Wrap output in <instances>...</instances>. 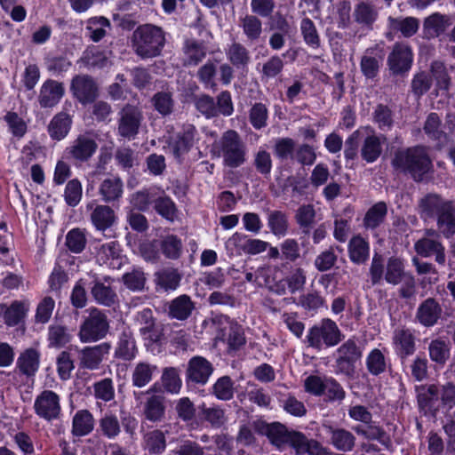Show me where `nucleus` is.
Instances as JSON below:
<instances>
[{
  "label": "nucleus",
  "mask_w": 455,
  "mask_h": 455,
  "mask_svg": "<svg viewBox=\"0 0 455 455\" xmlns=\"http://www.w3.org/2000/svg\"><path fill=\"white\" fill-rule=\"evenodd\" d=\"M80 61L87 68H102L108 63V56L98 47L88 48Z\"/></svg>",
  "instance_id": "48"
},
{
  "label": "nucleus",
  "mask_w": 455,
  "mask_h": 455,
  "mask_svg": "<svg viewBox=\"0 0 455 455\" xmlns=\"http://www.w3.org/2000/svg\"><path fill=\"white\" fill-rule=\"evenodd\" d=\"M124 184L122 180L114 175L106 177L100 183L99 194L102 200L110 203L118 200L123 196Z\"/></svg>",
  "instance_id": "24"
},
{
  "label": "nucleus",
  "mask_w": 455,
  "mask_h": 455,
  "mask_svg": "<svg viewBox=\"0 0 455 455\" xmlns=\"http://www.w3.org/2000/svg\"><path fill=\"white\" fill-rule=\"evenodd\" d=\"M142 114L138 108L126 105L119 112L118 133L124 138H133L139 132Z\"/></svg>",
  "instance_id": "12"
},
{
  "label": "nucleus",
  "mask_w": 455,
  "mask_h": 455,
  "mask_svg": "<svg viewBox=\"0 0 455 455\" xmlns=\"http://www.w3.org/2000/svg\"><path fill=\"white\" fill-rule=\"evenodd\" d=\"M193 308L191 299L188 295H180L170 303L169 315L172 318L184 320L190 315Z\"/></svg>",
  "instance_id": "38"
},
{
  "label": "nucleus",
  "mask_w": 455,
  "mask_h": 455,
  "mask_svg": "<svg viewBox=\"0 0 455 455\" xmlns=\"http://www.w3.org/2000/svg\"><path fill=\"white\" fill-rule=\"evenodd\" d=\"M389 28L395 32H400L404 37H411L417 33L419 20L414 17L388 18Z\"/></svg>",
  "instance_id": "34"
},
{
  "label": "nucleus",
  "mask_w": 455,
  "mask_h": 455,
  "mask_svg": "<svg viewBox=\"0 0 455 455\" xmlns=\"http://www.w3.org/2000/svg\"><path fill=\"white\" fill-rule=\"evenodd\" d=\"M227 247L235 248L238 253L255 255L265 251L268 243L259 239H250L236 232L227 242Z\"/></svg>",
  "instance_id": "14"
},
{
  "label": "nucleus",
  "mask_w": 455,
  "mask_h": 455,
  "mask_svg": "<svg viewBox=\"0 0 455 455\" xmlns=\"http://www.w3.org/2000/svg\"><path fill=\"white\" fill-rule=\"evenodd\" d=\"M71 335L68 330L61 325H51L48 330V341L51 347H60L68 344Z\"/></svg>",
  "instance_id": "52"
},
{
  "label": "nucleus",
  "mask_w": 455,
  "mask_h": 455,
  "mask_svg": "<svg viewBox=\"0 0 455 455\" xmlns=\"http://www.w3.org/2000/svg\"><path fill=\"white\" fill-rule=\"evenodd\" d=\"M451 25L449 15L435 12L424 20L423 30L428 37H436L444 33Z\"/></svg>",
  "instance_id": "23"
},
{
  "label": "nucleus",
  "mask_w": 455,
  "mask_h": 455,
  "mask_svg": "<svg viewBox=\"0 0 455 455\" xmlns=\"http://www.w3.org/2000/svg\"><path fill=\"white\" fill-rule=\"evenodd\" d=\"M418 254L423 257H429L435 254V260L443 265L445 262V254L443 245L436 240L424 237L419 240L414 245Z\"/></svg>",
  "instance_id": "26"
},
{
  "label": "nucleus",
  "mask_w": 455,
  "mask_h": 455,
  "mask_svg": "<svg viewBox=\"0 0 455 455\" xmlns=\"http://www.w3.org/2000/svg\"><path fill=\"white\" fill-rule=\"evenodd\" d=\"M392 164L395 168L411 173L416 180H421L432 167L429 156L421 147L396 152Z\"/></svg>",
  "instance_id": "5"
},
{
  "label": "nucleus",
  "mask_w": 455,
  "mask_h": 455,
  "mask_svg": "<svg viewBox=\"0 0 455 455\" xmlns=\"http://www.w3.org/2000/svg\"><path fill=\"white\" fill-rule=\"evenodd\" d=\"M109 330L107 315L96 307L88 310L79 330V339L82 342H95L106 337Z\"/></svg>",
  "instance_id": "7"
},
{
  "label": "nucleus",
  "mask_w": 455,
  "mask_h": 455,
  "mask_svg": "<svg viewBox=\"0 0 455 455\" xmlns=\"http://www.w3.org/2000/svg\"><path fill=\"white\" fill-rule=\"evenodd\" d=\"M228 60L236 67L244 66L249 61L247 50L240 44H233L227 52Z\"/></svg>",
  "instance_id": "63"
},
{
  "label": "nucleus",
  "mask_w": 455,
  "mask_h": 455,
  "mask_svg": "<svg viewBox=\"0 0 455 455\" xmlns=\"http://www.w3.org/2000/svg\"><path fill=\"white\" fill-rule=\"evenodd\" d=\"M184 64L196 66L206 56L205 47L195 40H187L183 46Z\"/></svg>",
  "instance_id": "39"
},
{
  "label": "nucleus",
  "mask_w": 455,
  "mask_h": 455,
  "mask_svg": "<svg viewBox=\"0 0 455 455\" xmlns=\"http://www.w3.org/2000/svg\"><path fill=\"white\" fill-rule=\"evenodd\" d=\"M393 344L397 354L409 355L414 352V337L409 330H395L393 336Z\"/></svg>",
  "instance_id": "32"
},
{
  "label": "nucleus",
  "mask_w": 455,
  "mask_h": 455,
  "mask_svg": "<svg viewBox=\"0 0 455 455\" xmlns=\"http://www.w3.org/2000/svg\"><path fill=\"white\" fill-rule=\"evenodd\" d=\"M124 285L132 291H141L146 283L144 273L139 269H132L123 275Z\"/></svg>",
  "instance_id": "61"
},
{
  "label": "nucleus",
  "mask_w": 455,
  "mask_h": 455,
  "mask_svg": "<svg viewBox=\"0 0 455 455\" xmlns=\"http://www.w3.org/2000/svg\"><path fill=\"white\" fill-rule=\"evenodd\" d=\"M441 307L433 299H427L418 308L417 318L425 326H432L441 315Z\"/></svg>",
  "instance_id": "28"
},
{
  "label": "nucleus",
  "mask_w": 455,
  "mask_h": 455,
  "mask_svg": "<svg viewBox=\"0 0 455 455\" xmlns=\"http://www.w3.org/2000/svg\"><path fill=\"white\" fill-rule=\"evenodd\" d=\"M336 354V363L339 370L346 374H350L353 371L354 363L362 356L358 339L355 337L348 339L339 347Z\"/></svg>",
  "instance_id": "9"
},
{
  "label": "nucleus",
  "mask_w": 455,
  "mask_h": 455,
  "mask_svg": "<svg viewBox=\"0 0 455 455\" xmlns=\"http://www.w3.org/2000/svg\"><path fill=\"white\" fill-rule=\"evenodd\" d=\"M70 91L81 104L93 102L98 97V87L94 80L86 75H79L72 79Z\"/></svg>",
  "instance_id": "11"
},
{
  "label": "nucleus",
  "mask_w": 455,
  "mask_h": 455,
  "mask_svg": "<svg viewBox=\"0 0 455 455\" xmlns=\"http://www.w3.org/2000/svg\"><path fill=\"white\" fill-rule=\"evenodd\" d=\"M54 307V299L51 297H44L37 305L35 315L36 322L46 323L52 316Z\"/></svg>",
  "instance_id": "62"
},
{
  "label": "nucleus",
  "mask_w": 455,
  "mask_h": 455,
  "mask_svg": "<svg viewBox=\"0 0 455 455\" xmlns=\"http://www.w3.org/2000/svg\"><path fill=\"white\" fill-rule=\"evenodd\" d=\"M382 140L384 138L377 135L367 136L361 148V156L367 163L375 162L382 151Z\"/></svg>",
  "instance_id": "37"
},
{
  "label": "nucleus",
  "mask_w": 455,
  "mask_h": 455,
  "mask_svg": "<svg viewBox=\"0 0 455 455\" xmlns=\"http://www.w3.org/2000/svg\"><path fill=\"white\" fill-rule=\"evenodd\" d=\"M343 338L338 324L330 318H323L308 329L306 341L308 347L322 350L335 347Z\"/></svg>",
  "instance_id": "6"
},
{
  "label": "nucleus",
  "mask_w": 455,
  "mask_h": 455,
  "mask_svg": "<svg viewBox=\"0 0 455 455\" xmlns=\"http://www.w3.org/2000/svg\"><path fill=\"white\" fill-rule=\"evenodd\" d=\"M30 308L28 299L14 300L4 312V320L8 326H16L26 317Z\"/></svg>",
  "instance_id": "25"
},
{
  "label": "nucleus",
  "mask_w": 455,
  "mask_h": 455,
  "mask_svg": "<svg viewBox=\"0 0 455 455\" xmlns=\"http://www.w3.org/2000/svg\"><path fill=\"white\" fill-rule=\"evenodd\" d=\"M353 429L358 435H362L365 439L377 440L385 445H387L389 443V438L387 436L386 432L372 420L370 424L356 426Z\"/></svg>",
  "instance_id": "44"
},
{
  "label": "nucleus",
  "mask_w": 455,
  "mask_h": 455,
  "mask_svg": "<svg viewBox=\"0 0 455 455\" xmlns=\"http://www.w3.org/2000/svg\"><path fill=\"white\" fill-rule=\"evenodd\" d=\"M212 364L203 356L192 357L187 369V379L188 381L204 385L212 374Z\"/></svg>",
  "instance_id": "15"
},
{
  "label": "nucleus",
  "mask_w": 455,
  "mask_h": 455,
  "mask_svg": "<svg viewBox=\"0 0 455 455\" xmlns=\"http://www.w3.org/2000/svg\"><path fill=\"white\" fill-rule=\"evenodd\" d=\"M83 189L81 182L76 180H71L68 182L64 191V199L69 206H76L82 198Z\"/></svg>",
  "instance_id": "56"
},
{
  "label": "nucleus",
  "mask_w": 455,
  "mask_h": 455,
  "mask_svg": "<svg viewBox=\"0 0 455 455\" xmlns=\"http://www.w3.org/2000/svg\"><path fill=\"white\" fill-rule=\"evenodd\" d=\"M94 300L100 305L110 307L117 301V295L110 286L96 282L91 290Z\"/></svg>",
  "instance_id": "42"
},
{
  "label": "nucleus",
  "mask_w": 455,
  "mask_h": 455,
  "mask_svg": "<svg viewBox=\"0 0 455 455\" xmlns=\"http://www.w3.org/2000/svg\"><path fill=\"white\" fill-rule=\"evenodd\" d=\"M136 319L140 323H144V325L140 328L141 335H143L145 339L156 341L158 336L153 331L154 322L151 309L146 308L139 312Z\"/></svg>",
  "instance_id": "51"
},
{
  "label": "nucleus",
  "mask_w": 455,
  "mask_h": 455,
  "mask_svg": "<svg viewBox=\"0 0 455 455\" xmlns=\"http://www.w3.org/2000/svg\"><path fill=\"white\" fill-rule=\"evenodd\" d=\"M348 253L352 262L362 264L369 259L370 246L360 235L354 236L348 243Z\"/></svg>",
  "instance_id": "33"
},
{
  "label": "nucleus",
  "mask_w": 455,
  "mask_h": 455,
  "mask_svg": "<svg viewBox=\"0 0 455 455\" xmlns=\"http://www.w3.org/2000/svg\"><path fill=\"white\" fill-rule=\"evenodd\" d=\"M213 393L220 400H230L234 395L231 379L228 376L220 378L213 386Z\"/></svg>",
  "instance_id": "59"
},
{
  "label": "nucleus",
  "mask_w": 455,
  "mask_h": 455,
  "mask_svg": "<svg viewBox=\"0 0 455 455\" xmlns=\"http://www.w3.org/2000/svg\"><path fill=\"white\" fill-rule=\"evenodd\" d=\"M200 140L196 128L192 124H185L182 129L173 137L169 147L176 158L186 155Z\"/></svg>",
  "instance_id": "8"
},
{
  "label": "nucleus",
  "mask_w": 455,
  "mask_h": 455,
  "mask_svg": "<svg viewBox=\"0 0 455 455\" xmlns=\"http://www.w3.org/2000/svg\"><path fill=\"white\" fill-rule=\"evenodd\" d=\"M165 413L164 398L160 395L150 396L144 405V415L146 419L152 422L161 421Z\"/></svg>",
  "instance_id": "40"
},
{
  "label": "nucleus",
  "mask_w": 455,
  "mask_h": 455,
  "mask_svg": "<svg viewBox=\"0 0 455 455\" xmlns=\"http://www.w3.org/2000/svg\"><path fill=\"white\" fill-rule=\"evenodd\" d=\"M353 15L357 23L371 26L376 20L378 12L373 5L361 2L355 5Z\"/></svg>",
  "instance_id": "46"
},
{
  "label": "nucleus",
  "mask_w": 455,
  "mask_h": 455,
  "mask_svg": "<svg viewBox=\"0 0 455 455\" xmlns=\"http://www.w3.org/2000/svg\"><path fill=\"white\" fill-rule=\"evenodd\" d=\"M99 432L108 439L116 438L121 432L119 420L114 413H105L99 421Z\"/></svg>",
  "instance_id": "43"
},
{
  "label": "nucleus",
  "mask_w": 455,
  "mask_h": 455,
  "mask_svg": "<svg viewBox=\"0 0 455 455\" xmlns=\"http://www.w3.org/2000/svg\"><path fill=\"white\" fill-rule=\"evenodd\" d=\"M437 225L444 236L450 237L455 233V219L452 214V205L448 211L443 212L438 217Z\"/></svg>",
  "instance_id": "64"
},
{
  "label": "nucleus",
  "mask_w": 455,
  "mask_h": 455,
  "mask_svg": "<svg viewBox=\"0 0 455 455\" xmlns=\"http://www.w3.org/2000/svg\"><path fill=\"white\" fill-rule=\"evenodd\" d=\"M418 403L422 410L433 413L438 411L440 405L451 410L455 407V385L422 386L418 388Z\"/></svg>",
  "instance_id": "4"
},
{
  "label": "nucleus",
  "mask_w": 455,
  "mask_h": 455,
  "mask_svg": "<svg viewBox=\"0 0 455 455\" xmlns=\"http://www.w3.org/2000/svg\"><path fill=\"white\" fill-rule=\"evenodd\" d=\"M301 33L304 40L307 45L315 49L320 46V38L315 28L314 22L308 19L304 18L300 24Z\"/></svg>",
  "instance_id": "54"
},
{
  "label": "nucleus",
  "mask_w": 455,
  "mask_h": 455,
  "mask_svg": "<svg viewBox=\"0 0 455 455\" xmlns=\"http://www.w3.org/2000/svg\"><path fill=\"white\" fill-rule=\"evenodd\" d=\"M449 342L436 339L430 342L428 353L430 359L440 366H443L450 357Z\"/></svg>",
  "instance_id": "41"
},
{
  "label": "nucleus",
  "mask_w": 455,
  "mask_h": 455,
  "mask_svg": "<svg viewBox=\"0 0 455 455\" xmlns=\"http://www.w3.org/2000/svg\"><path fill=\"white\" fill-rule=\"evenodd\" d=\"M387 214V206L384 203H378L373 205L364 217V225L368 228H375L385 219Z\"/></svg>",
  "instance_id": "53"
},
{
  "label": "nucleus",
  "mask_w": 455,
  "mask_h": 455,
  "mask_svg": "<svg viewBox=\"0 0 455 455\" xmlns=\"http://www.w3.org/2000/svg\"><path fill=\"white\" fill-rule=\"evenodd\" d=\"M40 353L36 348H28L22 352L17 360L20 371L27 375L33 376L39 368Z\"/></svg>",
  "instance_id": "27"
},
{
  "label": "nucleus",
  "mask_w": 455,
  "mask_h": 455,
  "mask_svg": "<svg viewBox=\"0 0 455 455\" xmlns=\"http://www.w3.org/2000/svg\"><path fill=\"white\" fill-rule=\"evenodd\" d=\"M295 219L302 228L309 229L315 221V211L312 204H304L299 207Z\"/></svg>",
  "instance_id": "57"
},
{
  "label": "nucleus",
  "mask_w": 455,
  "mask_h": 455,
  "mask_svg": "<svg viewBox=\"0 0 455 455\" xmlns=\"http://www.w3.org/2000/svg\"><path fill=\"white\" fill-rule=\"evenodd\" d=\"M266 435L269 441L279 449L284 445H290L297 454L330 455L317 441L307 439L302 433L289 431L280 423L267 425Z\"/></svg>",
  "instance_id": "1"
},
{
  "label": "nucleus",
  "mask_w": 455,
  "mask_h": 455,
  "mask_svg": "<svg viewBox=\"0 0 455 455\" xmlns=\"http://www.w3.org/2000/svg\"><path fill=\"white\" fill-rule=\"evenodd\" d=\"M137 347L130 331H123L115 350V355L122 360L131 361L135 358Z\"/></svg>",
  "instance_id": "29"
},
{
  "label": "nucleus",
  "mask_w": 455,
  "mask_h": 455,
  "mask_svg": "<svg viewBox=\"0 0 455 455\" xmlns=\"http://www.w3.org/2000/svg\"><path fill=\"white\" fill-rule=\"evenodd\" d=\"M366 366L372 375L386 371L387 363L384 354L378 348L371 350L366 357Z\"/></svg>",
  "instance_id": "49"
},
{
  "label": "nucleus",
  "mask_w": 455,
  "mask_h": 455,
  "mask_svg": "<svg viewBox=\"0 0 455 455\" xmlns=\"http://www.w3.org/2000/svg\"><path fill=\"white\" fill-rule=\"evenodd\" d=\"M98 145L96 141L86 134L79 135L66 148L65 153L68 158L78 162L89 160L96 152Z\"/></svg>",
  "instance_id": "13"
},
{
  "label": "nucleus",
  "mask_w": 455,
  "mask_h": 455,
  "mask_svg": "<svg viewBox=\"0 0 455 455\" xmlns=\"http://www.w3.org/2000/svg\"><path fill=\"white\" fill-rule=\"evenodd\" d=\"M380 60L372 55L371 50H367L361 60V70L368 78L376 76L379 71Z\"/></svg>",
  "instance_id": "60"
},
{
  "label": "nucleus",
  "mask_w": 455,
  "mask_h": 455,
  "mask_svg": "<svg viewBox=\"0 0 455 455\" xmlns=\"http://www.w3.org/2000/svg\"><path fill=\"white\" fill-rule=\"evenodd\" d=\"M93 226L100 231L109 228L116 220L114 211L107 205H97L91 214Z\"/></svg>",
  "instance_id": "31"
},
{
  "label": "nucleus",
  "mask_w": 455,
  "mask_h": 455,
  "mask_svg": "<svg viewBox=\"0 0 455 455\" xmlns=\"http://www.w3.org/2000/svg\"><path fill=\"white\" fill-rule=\"evenodd\" d=\"M162 380L164 388L172 394L180 392L182 382L180 378V374L175 368H167L164 371Z\"/></svg>",
  "instance_id": "58"
},
{
  "label": "nucleus",
  "mask_w": 455,
  "mask_h": 455,
  "mask_svg": "<svg viewBox=\"0 0 455 455\" xmlns=\"http://www.w3.org/2000/svg\"><path fill=\"white\" fill-rule=\"evenodd\" d=\"M388 66L390 70L395 73L408 71L412 63L411 49L403 44H396L388 56Z\"/></svg>",
  "instance_id": "18"
},
{
  "label": "nucleus",
  "mask_w": 455,
  "mask_h": 455,
  "mask_svg": "<svg viewBox=\"0 0 455 455\" xmlns=\"http://www.w3.org/2000/svg\"><path fill=\"white\" fill-rule=\"evenodd\" d=\"M110 25L108 19L104 17H95L88 20L86 29L90 32L91 38L97 42L106 34V28Z\"/></svg>",
  "instance_id": "55"
},
{
  "label": "nucleus",
  "mask_w": 455,
  "mask_h": 455,
  "mask_svg": "<svg viewBox=\"0 0 455 455\" xmlns=\"http://www.w3.org/2000/svg\"><path fill=\"white\" fill-rule=\"evenodd\" d=\"M96 259L100 265H105L114 269L120 268L124 262L120 245L116 241L100 245L97 251Z\"/></svg>",
  "instance_id": "19"
},
{
  "label": "nucleus",
  "mask_w": 455,
  "mask_h": 455,
  "mask_svg": "<svg viewBox=\"0 0 455 455\" xmlns=\"http://www.w3.org/2000/svg\"><path fill=\"white\" fill-rule=\"evenodd\" d=\"M166 44L165 32L161 27L143 24L136 28L131 37L133 52L141 59L159 56Z\"/></svg>",
  "instance_id": "2"
},
{
  "label": "nucleus",
  "mask_w": 455,
  "mask_h": 455,
  "mask_svg": "<svg viewBox=\"0 0 455 455\" xmlns=\"http://www.w3.org/2000/svg\"><path fill=\"white\" fill-rule=\"evenodd\" d=\"M110 347V345L106 342L84 347L81 350V365L90 370L98 369L105 355L109 353Z\"/></svg>",
  "instance_id": "20"
},
{
  "label": "nucleus",
  "mask_w": 455,
  "mask_h": 455,
  "mask_svg": "<svg viewBox=\"0 0 455 455\" xmlns=\"http://www.w3.org/2000/svg\"><path fill=\"white\" fill-rule=\"evenodd\" d=\"M64 93L65 88L62 83L48 79L40 88L38 102L41 108H53L60 101Z\"/></svg>",
  "instance_id": "16"
},
{
  "label": "nucleus",
  "mask_w": 455,
  "mask_h": 455,
  "mask_svg": "<svg viewBox=\"0 0 455 455\" xmlns=\"http://www.w3.org/2000/svg\"><path fill=\"white\" fill-rule=\"evenodd\" d=\"M451 205L450 202L443 201L436 195H427L419 202V214L424 219L433 218L435 215L439 217L443 212L448 211Z\"/></svg>",
  "instance_id": "21"
},
{
  "label": "nucleus",
  "mask_w": 455,
  "mask_h": 455,
  "mask_svg": "<svg viewBox=\"0 0 455 455\" xmlns=\"http://www.w3.org/2000/svg\"><path fill=\"white\" fill-rule=\"evenodd\" d=\"M94 427L92 414L87 410H80L76 412L72 422V433L76 436H84L90 434Z\"/></svg>",
  "instance_id": "30"
},
{
  "label": "nucleus",
  "mask_w": 455,
  "mask_h": 455,
  "mask_svg": "<svg viewBox=\"0 0 455 455\" xmlns=\"http://www.w3.org/2000/svg\"><path fill=\"white\" fill-rule=\"evenodd\" d=\"M143 446L150 453H162L166 447L164 432L156 429L147 433L143 438Z\"/></svg>",
  "instance_id": "45"
},
{
  "label": "nucleus",
  "mask_w": 455,
  "mask_h": 455,
  "mask_svg": "<svg viewBox=\"0 0 455 455\" xmlns=\"http://www.w3.org/2000/svg\"><path fill=\"white\" fill-rule=\"evenodd\" d=\"M323 429L330 437V443L338 451H351L355 444V435L345 428L334 427L330 424H323Z\"/></svg>",
  "instance_id": "17"
},
{
  "label": "nucleus",
  "mask_w": 455,
  "mask_h": 455,
  "mask_svg": "<svg viewBox=\"0 0 455 455\" xmlns=\"http://www.w3.org/2000/svg\"><path fill=\"white\" fill-rule=\"evenodd\" d=\"M405 275L404 266L401 259L390 258L387 260L385 272V280L391 284H398Z\"/></svg>",
  "instance_id": "47"
},
{
  "label": "nucleus",
  "mask_w": 455,
  "mask_h": 455,
  "mask_svg": "<svg viewBox=\"0 0 455 455\" xmlns=\"http://www.w3.org/2000/svg\"><path fill=\"white\" fill-rule=\"evenodd\" d=\"M34 409L42 419L52 420L60 414V396L53 391L44 390L35 400Z\"/></svg>",
  "instance_id": "10"
},
{
  "label": "nucleus",
  "mask_w": 455,
  "mask_h": 455,
  "mask_svg": "<svg viewBox=\"0 0 455 455\" xmlns=\"http://www.w3.org/2000/svg\"><path fill=\"white\" fill-rule=\"evenodd\" d=\"M72 126V116L67 112L61 111L56 114L50 121L48 132L55 140H61L67 137Z\"/></svg>",
  "instance_id": "22"
},
{
  "label": "nucleus",
  "mask_w": 455,
  "mask_h": 455,
  "mask_svg": "<svg viewBox=\"0 0 455 455\" xmlns=\"http://www.w3.org/2000/svg\"><path fill=\"white\" fill-rule=\"evenodd\" d=\"M211 153L222 159L224 167L235 169L246 162L247 148L237 132L228 130L214 141Z\"/></svg>",
  "instance_id": "3"
},
{
  "label": "nucleus",
  "mask_w": 455,
  "mask_h": 455,
  "mask_svg": "<svg viewBox=\"0 0 455 455\" xmlns=\"http://www.w3.org/2000/svg\"><path fill=\"white\" fill-rule=\"evenodd\" d=\"M243 34L250 41L257 40L262 33L261 21L253 15H246L240 20Z\"/></svg>",
  "instance_id": "50"
},
{
  "label": "nucleus",
  "mask_w": 455,
  "mask_h": 455,
  "mask_svg": "<svg viewBox=\"0 0 455 455\" xmlns=\"http://www.w3.org/2000/svg\"><path fill=\"white\" fill-rule=\"evenodd\" d=\"M156 371L157 367L155 364L146 362L138 363L132 371V380L133 386L137 387H145L152 380Z\"/></svg>",
  "instance_id": "35"
},
{
  "label": "nucleus",
  "mask_w": 455,
  "mask_h": 455,
  "mask_svg": "<svg viewBox=\"0 0 455 455\" xmlns=\"http://www.w3.org/2000/svg\"><path fill=\"white\" fill-rule=\"evenodd\" d=\"M180 275L173 268H165L156 273L157 289L164 291L176 290L180 285Z\"/></svg>",
  "instance_id": "36"
}]
</instances>
